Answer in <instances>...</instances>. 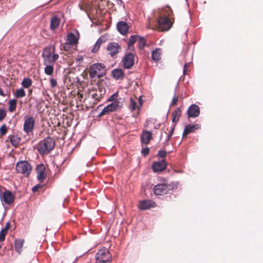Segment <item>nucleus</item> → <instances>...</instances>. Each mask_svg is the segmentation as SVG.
Wrapping results in <instances>:
<instances>
[{"mask_svg":"<svg viewBox=\"0 0 263 263\" xmlns=\"http://www.w3.org/2000/svg\"><path fill=\"white\" fill-rule=\"evenodd\" d=\"M106 68L102 63H95L90 66L89 74L91 79L95 78H100L106 74Z\"/></svg>","mask_w":263,"mask_h":263,"instance_id":"nucleus-1","label":"nucleus"},{"mask_svg":"<svg viewBox=\"0 0 263 263\" xmlns=\"http://www.w3.org/2000/svg\"><path fill=\"white\" fill-rule=\"evenodd\" d=\"M54 140L50 137H47L39 143L37 149L41 154H47L54 148Z\"/></svg>","mask_w":263,"mask_h":263,"instance_id":"nucleus-2","label":"nucleus"},{"mask_svg":"<svg viewBox=\"0 0 263 263\" xmlns=\"http://www.w3.org/2000/svg\"><path fill=\"white\" fill-rule=\"evenodd\" d=\"M111 255L106 248L100 250L96 255V259L99 263H110Z\"/></svg>","mask_w":263,"mask_h":263,"instance_id":"nucleus-3","label":"nucleus"},{"mask_svg":"<svg viewBox=\"0 0 263 263\" xmlns=\"http://www.w3.org/2000/svg\"><path fill=\"white\" fill-rule=\"evenodd\" d=\"M16 170L25 176H28L30 173L31 167L30 164L26 161H22L17 163Z\"/></svg>","mask_w":263,"mask_h":263,"instance_id":"nucleus-4","label":"nucleus"},{"mask_svg":"<svg viewBox=\"0 0 263 263\" xmlns=\"http://www.w3.org/2000/svg\"><path fill=\"white\" fill-rule=\"evenodd\" d=\"M99 88L98 86H92L88 88V93L91 95V97L95 100L99 101L102 97V95L105 93V91L102 88Z\"/></svg>","mask_w":263,"mask_h":263,"instance_id":"nucleus-5","label":"nucleus"},{"mask_svg":"<svg viewBox=\"0 0 263 263\" xmlns=\"http://www.w3.org/2000/svg\"><path fill=\"white\" fill-rule=\"evenodd\" d=\"M54 52L55 47L53 46H48L44 49L42 53L44 64H50V58Z\"/></svg>","mask_w":263,"mask_h":263,"instance_id":"nucleus-6","label":"nucleus"},{"mask_svg":"<svg viewBox=\"0 0 263 263\" xmlns=\"http://www.w3.org/2000/svg\"><path fill=\"white\" fill-rule=\"evenodd\" d=\"M172 25V22L167 17H161L158 20L159 29L162 31L169 30Z\"/></svg>","mask_w":263,"mask_h":263,"instance_id":"nucleus-7","label":"nucleus"},{"mask_svg":"<svg viewBox=\"0 0 263 263\" xmlns=\"http://www.w3.org/2000/svg\"><path fill=\"white\" fill-rule=\"evenodd\" d=\"M35 124V120L32 117H25L24 123V130L28 134L33 130Z\"/></svg>","mask_w":263,"mask_h":263,"instance_id":"nucleus-8","label":"nucleus"},{"mask_svg":"<svg viewBox=\"0 0 263 263\" xmlns=\"http://www.w3.org/2000/svg\"><path fill=\"white\" fill-rule=\"evenodd\" d=\"M107 50L111 57H115L120 51L121 47L117 43H110L107 45Z\"/></svg>","mask_w":263,"mask_h":263,"instance_id":"nucleus-9","label":"nucleus"},{"mask_svg":"<svg viewBox=\"0 0 263 263\" xmlns=\"http://www.w3.org/2000/svg\"><path fill=\"white\" fill-rule=\"evenodd\" d=\"M170 190V186L166 184L161 183L156 185L154 189V192L156 195H162L167 193Z\"/></svg>","mask_w":263,"mask_h":263,"instance_id":"nucleus-10","label":"nucleus"},{"mask_svg":"<svg viewBox=\"0 0 263 263\" xmlns=\"http://www.w3.org/2000/svg\"><path fill=\"white\" fill-rule=\"evenodd\" d=\"M124 67L126 69L131 68L134 63V56L132 53H128L122 60Z\"/></svg>","mask_w":263,"mask_h":263,"instance_id":"nucleus-11","label":"nucleus"},{"mask_svg":"<svg viewBox=\"0 0 263 263\" xmlns=\"http://www.w3.org/2000/svg\"><path fill=\"white\" fill-rule=\"evenodd\" d=\"M122 106V103L119 100H115L104 108V111L107 114L110 112L115 111L120 108Z\"/></svg>","mask_w":263,"mask_h":263,"instance_id":"nucleus-12","label":"nucleus"},{"mask_svg":"<svg viewBox=\"0 0 263 263\" xmlns=\"http://www.w3.org/2000/svg\"><path fill=\"white\" fill-rule=\"evenodd\" d=\"M156 206V203L149 200H144L140 201L138 205L139 208L141 210H145Z\"/></svg>","mask_w":263,"mask_h":263,"instance_id":"nucleus-13","label":"nucleus"},{"mask_svg":"<svg viewBox=\"0 0 263 263\" xmlns=\"http://www.w3.org/2000/svg\"><path fill=\"white\" fill-rule=\"evenodd\" d=\"M200 109L199 107L195 104L191 105L187 110V115L189 118H195L199 116Z\"/></svg>","mask_w":263,"mask_h":263,"instance_id":"nucleus-14","label":"nucleus"},{"mask_svg":"<svg viewBox=\"0 0 263 263\" xmlns=\"http://www.w3.org/2000/svg\"><path fill=\"white\" fill-rule=\"evenodd\" d=\"M37 177L40 182H43L46 178L45 167L43 164L38 165L36 167Z\"/></svg>","mask_w":263,"mask_h":263,"instance_id":"nucleus-15","label":"nucleus"},{"mask_svg":"<svg viewBox=\"0 0 263 263\" xmlns=\"http://www.w3.org/2000/svg\"><path fill=\"white\" fill-rule=\"evenodd\" d=\"M1 200L6 204H10L14 201V196L9 191H5L1 197Z\"/></svg>","mask_w":263,"mask_h":263,"instance_id":"nucleus-16","label":"nucleus"},{"mask_svg":"<svg viewBox=\"0 0 263 263\" xmlns=\"http://www.w3.org/2000/svg\"><path fill=\"white\" fill-rule=\"evenodd\" d=\"M117 28L120 33L123 35H125L127 33L128 30V25L126 22L121 21L118 23L117 25Z\"/></svg>","mask_w":263,"mask_h":263,"instance_id":"nucleus-17","label":"nucleus"},{"mask_svg":"<svg viewBox=\"0 0 263 263\" xmlns=\"http://www.w3.org/2000/svg\"><path fill=\"white\" fill-rule=\"evenodd\" d=\"M166 168V163L164 160L155 162L152 165V168L154 172H160Z\"/></svg>","mask_w":263,"mask_h":263,"instance_id":"nucleus-18","label":"nucleus"},{"mask_svg":"<svg viewBox=\"0 0 263 263\" xmlns=\"http://www.w3.org/2000/svg\"><path fill=\"white\" fill-rule=\"evenodd\" d=\"M106 40H107V37L106 35H102L101 36H100L97 40L95 45H94V46L91 50L92 52L96 53L99 49L102 43L105 42L106 41Z\"/></svg>","mask_w":263,"mask_h":263,"instance_id":"nucleus-19","label":"nucleus"},{"mask_svg":"<svg viewBox=\"0 0 263 263\" xmlns=\"http://www.w3.org/2000/svg\"><path fill=\"white\" fill-rule=\"evenodd\" d=\"M106 40H107V37L106 35H102L101 36H100L97 40L95 45H94V46L91 50L92 52L96 53L99 49L102 43L105 42L106 41Z\"/></svg>","mask_w":263,"mask_h":263,"instance_id":"nucleus-20","label":"nucleus"},{"mask_svg":"<svg viewBox=\"0 0 263 263\" xmlns=\"http://www.w3.org/2000/svg\"><path fill=\"white\" fill-rule=\"evenodd\" d=\"M152 133L151 132L144 130L141 136V140L142 143L147 144L152 139Z\"/></svg>","mask_w":263,"mask_h":263,"instance_id":"nucleus-21","label":"nucleus"},{"mask_svg":"<svg viewBox=\"0 0 263 263\" xmlns=\"http://www.w3.org/2000/svg\"><path fill=\"white\" fill-rule=\"evenodd\" d=\"M200 128V125L198 124L190 125L189 124L185 126L183 133V136H185L190 133L194 132L196 130Z\"/></svg>","mask_w":263,"mask_h":263,"instance_id":"nucleus-22","label":"nucleus"},{"mask_svg":"<svg viewBox=\"0 0 263 263\" xmlns=\"http://www.w3.org/2000/svg\"><path fill=\"white\" fill-rule=\"evenodd\" d=\"M79 37L73 33H70L68 34L66 41L73 46H76L78 43Z\"/></svg>","mask_w":263,"mask_h":263,"instance_id":"nucleus-23","label":"nucleus"},{"mask_svg":"<svg viewBox=\"0 0 263 263\" xmlns=\"http://www.w3.org/2000/svg\"><path fill=\"white\" fill-rule=\"evenodd\" d=\"M24 243V240L22 239H16L14 242L15 249L20 254L22 252V248Z\"/></svg>","mask_w":263,"mask_h":263,"instance_id":"nucleus-24","label":"nucleus"},{"mask_svg":"<svg viewBox=\"0 0 263 263\" xmlns=\"http://www.w3.org/2000/svg\"><path fill=\"white\" fill-rule=\"evenodd\" d=\"M129 108L132 111L136 110L139 112L140 110V106L137 105V102L132 98L129 100Z\"/></svg>","mask_w":263,"mask_h":263,"instance_id":"nucleus-25","label":"nucleus"},{"mask_svg":"<svg viewBox=\"0 0 263 263\" xmlns=\"http://www.w3.org/2000/svg\"><path fill=\"white\" fill-rule=\"evenodd\" d=\"M181 114V111L180 108H177L173 113L172 121L176 122L179 120V118Z\"/></svg>","mask_w":263,"mask_h":263,"instance_id":"nucleus-26","label":"nucleus"},{"mask_svg":"<svg viewBox=\"0 0 263 263\" xmlns=\"http://www.w3.org/2000/svg\"><path fill=\"white\" fill-rule=\"evenodd\" d=\"M112 74L114 78L119 80L123 77V72L120 69H115L112 71Z\"/></svg>","mask_w":263,"mask_h":263,"instance_id":"nucleus-27","label":"nucleus"},{"mask_svg":"<svg viewBox=\"0 0 263 263\" xmlns=\"http://www.w3.org/2000/svg\"><path fill=\"white\" fill-rule=\"evenodd\" d=\"M60 20L57 16L53 17L51 20L50 28L52 30L55 29L59 25Z\"/></svg>","mask_w":263,"mask_h":263,"instance_id":"nucleus-28","label":"nucleus"},{"mask_svg":"<svg viewBox=\"0 0 263 263\" xmlns=\"http://www.w3.org/2000/svg\"><path fill=\"white\" fill-rule=\"evenodd\" d=\"M46 65L44 72L48 76H51L53 73L54 68L52 65H51L50 64H44Z\"/></svg>","mask_w":263,"mask_h":263,"instance_id":"nucleus-29","label":"nucleus"},{"mask_svg":"<svg viewBox=\"0 0 263 263\" xmlns=\"http://www.w3.org/2000/svg\"><path fill=\"white\" fill-rule=\"evenodd\" d=\"M152 57L153 60L155 61H159L161 57V52L160 49H156L154 50L152 53Z\"/></svg>","mask_w":263,"mask_h":263,"instance_id":"nucleus-30","label":"nucleus"},{"mask_svg":"<svg viewBox=\"0 0 263 263\" xmlns=\"http://www.w3.org/2000/svg\"><path fill=\"white\" fill-rule=\"evenodd\" d=\"M32 84V80L29 78H24L22 82V85L24 88H29Z\"/></svg>","mask_w":263,"mask_h":263,"instance_id":"nucleus-31","label":"nucleus"},{"mask_svg":"<svg viewBox=\"0 0 263 263\" xmlns=\"http://www.w3.org/2000/svg\"><path fill=\"white\" fill-rule=\"evenodd\" d=\"M145 44H146V41H145L144 38L141 37V36H138V46H139V48L140 49H142L144 48V47L145 45Z\"/></svg>","mask_w":263,"mask_h":263,"instance_id":"nucleus-32","label":"nucleus"},{"mask_svg":"<svg viewBox=\"0 0 263 263\" xmlns=\"http://www.w3.org/2000/svg\"><path fill=\"white\" fill-rule=\"evenodd\" d=\"M15 96L17 98H23L25 96V91L23 88L18 89L16 90Z\"/></svg>","mask_w":263,"mask_h":263,"instance_id":"nucleus-33","label":"nucleus"},{"mask_svg":"<svg viewBox=\"0 0 263 263\" xmlns=\"http://www.w3.org/2000/svg\"><path fill=\"white\" fill-rule=\"evenodd\" d=\"M9 111L12 112L14 110L16 106V102L15 100H10L9 102Z\"/></svg>","mask_w":263,"mask_h":263,"instance_id":"nucleus-34","label":"nucleus"},{"mask_svg":"<svg viewBox=\"0 0 263 263\" xmlns=\"http://www.w3.org/2000/svg\"><path fill=\"white\" fill-rule=\"evenodd\" d=\"M174 129H175V125H173L171 127V129H170V130L168 132V134L167 136V138H166V140L164 143L165 144H168V141L170 140V139L172 137V135L173 134Z\"/></svg>","mask_w":263,"mask_h":263,"instance_id":"nucleus-35","label":"nucleus"},{"mask_svg":"<svg viewBox=\"0 0 263 263\" xmlns=\"http://www.w3.org/2000/svg\"><path fill=\"white\" fill-rule=\"evenodd\" d=\"M138 38V36L137 35H132L129 39L128 45L129 47L133 46V45L136 42L137 39Z\"/></svg>","mask_w":263,"mask_h":263,"instance_id":"nucleus-36","label":"nucleus"},{"mask_svg":"<svg viewBox=\"0 0 263 263\" xmlns=\"http://www.w3.org/2000/svg\"><path fill=\"white\" fill-rule=\"evenodd\" d=\"M59 57L58 54L52 53L50 58V64L54 63L58 59Z\"/></svg>","mask_w":263,"mask_h":263,"instance_id":"nucleus-37","label":"nucleus"},{"mask_svg":"<svg viewBox=\"0 0 263 263\" xmlns=\"http://www.w3.org/2000/svg\"><path fill=\"white\" fill-rule=\"evenodd\" d=\"M7 232L6 229H2L0 233V241H3L5 239V237Z\"/></svg>","mask_w":263,"mask_h":263,"instance_id":"nucleus-38","label":"nucleus"},{"mask_svg":"<svg viewBox=\"0 0 263 263\" xmlns=\"http://www.w3.org/2000/svg\"><path fill=\"white\" fill-rule=\"evenodd\" d=\"M49 81L51 87L54 88L57 85V82L55 79L52 78L50 79Z\"/></svg>","mask_w":263,"mask_h":263,"instance_id":"nucleus-39","label":"nucleus"},{"mask_svg":"<svg viewBox=\"0 0 263 263\" xmlns=\"http://www.w3.org/2000/svg\"><path fill=\"white\" fill-rule=\"evenodd\" d=\"M6 111L4 109H0V121L3 120L6 117Z\"/></svg>","mask_w":263,"mask_h":263,"instance_id":"nucleus-40","label":"nucleus"},{"mask_svg":"<svg viewBox=\"0 0 263 263\" xmlns=\"http://www.w3.org/2000/svg\"><path fill=\"white\" fill-rule=\"evenodd\" d=\"M72 46H73L72 45L69 44V43L66 41V43L64 44L63 48L64 50L68 51Z\"/></svg>","mask_w":263,"mask_h":263,"instance_id":"nucleus-41","label":"nucleus"},{"mask_svg":"<svg viewBox=\"0 0 263 263\" xmlns=\"http://www.w3.org/2000/svg\"><path fill=\"white\" fill-rule=\"evenodd\" d=\"M0 132L2 135H4L6 134L7 130V127L5 124L3 125L1 128H0Z\"/></svg>","mask_w":263,"mask_h":263,"instance_id":"nucleus-42","label":"nucleus"},{"mask_svg":"<svg viewBox=\"0 0 263 263\" xmlns=\"http://www.w3.org/2000/svg\"><path fill=\"white\" fill-rule=\"evenodd\" d=\"M178 97L175 96L173 99L171 105H175L176 104L177 102L178 101Z\"/></svg>","mask_w":263,"mask_h":263,"instance_id":"nucleus-43","label":"nucleus"},{"mask_svg":"<svg viewBox=\"0 0 263 263\" xmlns=\"http://www.w3.org/2000/svg\"><path fill=\"white\" fill-rule=\"evenodd\" d=\"M149 148L148 147H146L142 149V153L143 154V155L146 156L149 153Z\"/></svg>","mask_w":263,"mask_h":263,"instance_id":"nucleus-44","label":"nucleus"},{"mask_svg":"<svg viewBox=\"0 0 263 263\" xmlns=\"http://www.w3.org/2000/svg\"><path fill=\"white\" fill-rule=\"evenodd\" d=\"M83 60V57L82 55H79L77 58V61L78 64H80L82 62Z\"/></svg>","mask_w":263,"mask_h":263,"instance_id":"nucleus-45","label":"nucleus"},{"mask_svg":"<svg viewBox=\"0 0 263 263\" xmlns=\"http://www.w3.org/2000/svg\"><path fill=\"white\" fill-rule=\"evenodd\" d=\"M166 153L164 151H160L158 153V155L161 158L164 157L166 156Z\"/></svg>","mask_w":263,"mask_h":263,"instance_id":"nucleus-46","label":"nucleus"},{"mask_svg":"<svg viewBox=\"0 0 263 263\" xmlns=\"http://www.w3.org/2000/svg\"><path fill=\"white\" fill-rule=\"evenodd\" d=\"M116 97H117V93H115L110 97V98L108 99V101H113V102L115 101Z\"/></svg>","mask_w":263,"mask_h":263,"instance_id":"nucleus-47","label":"nucleus"},{"mask_svg":"<svg viewBox=\"0 0 263 263\" xmlns=\"http://www.w3.org/2000/svg\"><path fill=\"white\" fill-rule=\"evenodd\" d=\"M190 65V63H186L184 66V69H183V73L184 74H185L186 71L187 70V67Z\"/></svg>","mask_w":263,"mask_h":263,"instance_id":"nucleus-48","label":"nucleus"},{"mask_svg":"<svg viewBox=\"0 0 263 263\" xmlns=\"http://www.w3.org/2000/svg\"><path fill=\"white\" fill-rule=\"evenodd\" d=\"M41 185L40 184H37L32 188L33 192H36L38 189L40 188Z\"/></svg>","mask_w":263,"mask_h":263,"instance_id":"nucleus-49","label":"nucleus"},{"mask_svg":"<svg viewBox=\"0 0 263 263\" xmlns=\"http://www.w3.org/2000/svg\"><path fill=\"white\" fill-rule=\"evenodd\" d=\"M138 101H139V105H138L140 106V108H141V107L142 105V104H143V100L141 98V97H140L139 98Z\"/></svg>","mask_w":263,"mask_h":263,"instance_id":"nucleus-50","label":"nucleus"},{"mask_svg":"<svg viewBox=\"0 0 263 263\" xmlns=\"http://www.w3.org/2000/svg\"><path fill=\"white\" fill-rule=\"evenodd\" d=\"M107 114V112L106 111H104V109L102 110V111L99 114L98 117H101L103 116L104 115Z\"/></svg>","mask_w":263,"mask_h":263,"instance_id":"nucleus-51","label":"nucleus"},{"mask_svg":"<svg viewBox=\"0 0 263 263\" xmlns=\"http://www.w3.org/2000/svg\"><path fill=\"white\" fill-rule=\"evenodd\" d=\"M9 223H7L6 224V227L4 229H6V232H7V230L9 228Z\"/></svg>","mask_w":263,"mask_h":263,"instance_id":"nucleus-52","label":"nucleus"},{"mask_svg":"<svg viewBox=\"0 0 263 263\" xmlns=\"http://www.w3.org/2000/svg\"><path fill=\"white\" fill-rule=\"evenodd\" d=\"M0 96L4 97L5 95L4 94L3 90L0 88Z\"/></svg>","mask_w":263,"mask_h":263,"instance_id":"nucleus-53","label":"nucleus"},{"mask_svg":"<svg viewBox=\"0 0 263 263\" xmlns=\"http://www.w3.org/2000/svg\"><path fill=\"white\" fill-rule=\"evenodd\" d=\"M117 4H118V5H122V0H117Z\"/></svg>","mask_w":263,"mask_h":263,"instance_id":"nucleus-54","label":"nucleus"},{"mask_svg":"<svg viewBox=\"0 0 263 263\" xmlns=\"http://www.w3.org/2000/svg\"><path fill=\"white\" fill-rule=\"evenodd\" d=\"M11 142L12 144H14V138H12V139H11Z\"/></svg>","mask_w":263,"mask_h":263,"instance_id":"nucleus-55","label":"nucleus"}]
</instances>
